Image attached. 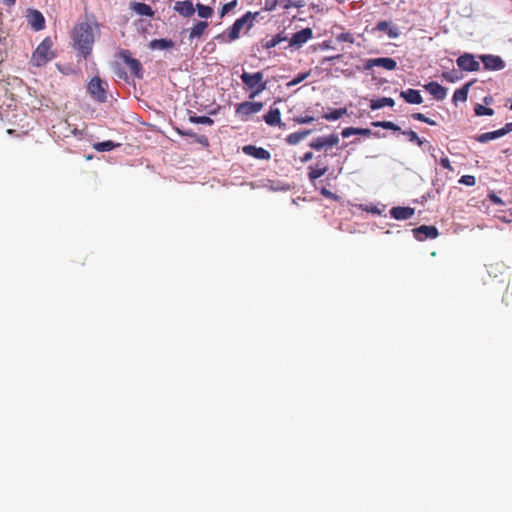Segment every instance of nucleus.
<instances>
[{
	"label": "nucleus",
	"instance_id": "nucleus-35",
	"mask_svg": "<svg viewBox=\"0 0 512 512\" xmlns=\"http://www.w3.org/2000/svg\"><path fill=\"white\" fill-rule=\"evenodd\" d=\"M196 10L198 13V16L204 19H208L213 15V9L210 6L203 5L201 3H198L196 5Z\"/></svg>",
	"mask_w": 512,
	"mask_h": 512
},
{
	"label": "nucleus",
	"instance_id": "nucleus-49",
	"mask_svg": "<svg viewBox=\"0 0 512 512\" xmlns=\"http://www.w3.org/2000/svg\"><path fill=\"white\" fill-rule=\"evenodd\" d=\"M321 194L324 197L329 198V199H337V196L333 192H331L330 190H328L326 188L321 189Z\"/></svg>",
	"mask_w": 512,
	"mask_h": 512
},
{
	"label": "nucleus",
	"instance_id": "nucleus-24",
	"mask_svg": "<svg viewBox=\"0 0 512 512\" xmlns=\"http://www.w3.org/2000/svg\"><path fill=\"white\" fill-rule=\"evenodd\" d=\"M371 134H372V132L368 128H355V127H346L341 132V135L344 138L350 137L351 135H362V136L368 137Z\"/></svg>",
	"mask_w": 512,
	"mask_h": 512
},
{
	"label": "nucleus",
	"instance_id": "nucleus-25",
	"mask_svg": "<svg viewBox=\"0 0 512 512\" xmlns=\"http://www.w3.org/2000/svg\"><path fill=\"white\" fill-rule=\"evenodd\" d=\"M132 9L137 14L142 16L152 17L154 15V11L152 10L151 6L143 2L133 3Z\"/></svg>",
	"mask_w": 512,
	"mask_h": 512
},
{
	"label": "nucleus",
	"instance_id": "nucleus-15",
	"mask_svg": "<svg viewBox=\"0 0 512 512\" xmlns=\"http://www.w3.org/2000/svg\"><path fill=\"white\" fill-rule=\"evenodd\" d=\"M414 236L419 241H424L428 238L434 239L438 236V230L434 226L422 225L413 229Z\"/></svg>",
	"mask_w": 512,
	"mask_h": 512
},
{
	"label": "nucleus",
	"instance_id": "nucleus-12",
	"mask_svg": "<svg viewBox=\"0 0 512 512\" xmlns=\"http://www.w3.org/2000/svg\"><path fill=\"white\" fill-rule=\"evenodd\" d=\"M374 66L382 67L386 70H394L397 66V63L394 59L389 58V57L368 59L364 63V69H366V70H369V69L373 68Z\"/></svg>",
	"mask_w": 512,
	"mask_h": 512
},
{
	"label": "nucleus",
	"instance_id": "nucleus-40",
	"mask_svg": "<svg viewBox=\"0 0 512 512\" xmlns=\"http://www.w3.org/2000/svg\"><path fill=\"white\" fill-rule=\"evenodd\" d=\"M237 0H232L229 3H226L223 5L220 11V16L223 17L228 12H230L232 9H234L237 6Z\"/></svg>",
	"mask_w": 512,
	"mask_h": 512
},
{
	"label": "nucleus",
	"instance_id": "nucleus-16",
	"mask_svg": "<svg viewBox=\"0 0 512 512\" xmlns=\"http://www.w3.org/2000/svg\"><path fill=\"white\" fill-rule=\"evenodd\" d=\"M436 100H443L447 95V89L440 85L438 82L432 81L424 86Z\"/></svg>",
	"mask_w": 512,
	"mask_h": 512
},
{
	"label": "nucleus",
	"instance_id": "nucleus-13",
	"mask_svg": "<svg viewBox=\"0 0 512 512\" xmlns=\"http://www.w3.org/2000/svg\"><path fill=\"white\" fill-rule=\"evenodd\" d=\"M313 37V31L311 28H304L296 33L289 40L290 46L301 47L308 40Z\"/></svg>",
	"mask_w": 512,
	"mask_h": 512
},
{
	"label": "nucleus",
	"instance_id": "nucleus-27",
	"mask_svg": "<svg viewBox=\"0 0 512 512\" xmlns=\"http://www.w3.org/2000/svg\"><path fill=\"white\" fill-rule=\"evenodd\" d=\"M395 104L394 100L390 97H382L377 100H372L370 103V108L372 110H377L383 107H393Z\"/></svg>",
	"mask_w": 512,
	"mask_h": 512
},
{
	"label": "nucleus",
	"instance_id": "nucleus-17",
	"mask_svg": "<svg viewBox=\"0 0 512 512\" xmlns=\"http://www.w3.org/2000/svg\"><path fill=\"white\" fill-rule=\"evenodd\" d=\"M174 10L183 17H191L195 13V8L190 0L177 1Z\"/></svg>",
	"mask_w": 512,
	"mask_h": 512
},
{
	"label": "nucleus",
	"instance_id": "nucleus-34",
	"mask_svg": "<svg viewBox=\"0 0 512 512\" xmlns=\"http://www.w3.org/2000/svg\"><path fill=\"white\" fill-rule=\"evenodd\" d=\"M402 134L405 135L409 141L416 143L419 147H422L427 140L421 139L418 134L413 130H404Z\"/></svg>",
	"mask_w": 512,
	"mask_h": 512
},
{
	"label": "nucleus",
	"instance_id": "nucleus-7",
	"mask_svg": "<svg viewBox=\"0 0 512 512\" xmlns=\"http://www.w3.org/2000/svg\"><path fill=\"white\" fill-rule=\"evenodd\" d=\"M263 109V103L262 102H249L245 101L242 103H239L235 107V112L237 115H239L242 120L245 119L247 116L255 114L260 112Z\"/></svg>",
	"mask_w": 512,
	"mask_h": 512
},
{
	"label": "nucleus",
	"instance_id": "nucleus-1",
	"mask_svg": "<svg viewBox=\"0 0 512 512\" xmlns=\"http://www.w3.org/2000/svg\"><path fill=\"white\" fill-rule=\"evenodd\" d=\"M95 30L99 32V25L89 22H78L71 31L73 47L86 59L92 52L95 42Z\"/></svg>",
	"mask_w": 512,
	"mask_h": 512
},
{
	"label": "nucleus",
	"instance_id": "nucleus-23",
	"mask_svg": "<svg viewBox=\"0 0 512 512\" xmlns=\"http://www.w3.org/2000/svg\"><path fill=\"white\" fill-rule=\"evenodd\" d=\"M308 170V179L314 183L316 179L322 177L328 171V166L317 164L316 166H309Z\"/></svg>",
	"mask_w": 512,
	"mask_h": 512
},
{
	"label": "nucleus",
	"instance_id": "nucleus-55",
	"mask_svg": "<svg viewBox=\"0 0 512 512\" xmlns=\"http://www.w3.org/2000/svg\"><path fill=\"white\" fill-rule=\"evenodd\" d=\"M8 6L14 5L16 0H3Z\"/></svg>",
	"mask_w": 512,
	"mask_h": 512
},
{
	"label": "nucleus",
	"instance_id": "nucleus-50",
	"mask_svg": "<svg viewBox=\"0 0 512 512\" xmlns=\"http://www.w3.org/2000/svg\"><path fill=\"white\" fill-rule=\"evenodd\" d=\"M411 117L414 119V120H417V121H421V122H424L427 120V117L423 114V113H413L411 115Z\"/></svg>",
	"mask_w": 512,
	"mask_h": 512
},
{
	"label": "nucleus",
	"instance_id": "nucleus-2",
	"mask_svg": "<svg viewBox=\"0 0 512 512\" xmlns=\"http://www.w3.org/2000/svg\"><path fill=\"white\" fill-rule=\"evenodd\" d=\"M53 41L50 37H46L43 41L36 47L34 52L32 53L30 64L35 67H43L48 62L53 60L56 56L55 52L52 50Z\"/></svg>",
	"mask_w": 512,
	"mask_h": 512
},
{
	"label": "nucleus",
	"instance_id": "nucleus-36",
	"mask_svg": "<svg viewBox=\"0 0 512 512\" xmlns=\"http://www.w3.org/2000/svg\"><path fill=\"white\" fill-rule=\"evenodd\" d=\"M372 126L374 127H381V128H384V129H389V130H393V131H400L401 128L395 124L394 122H391V121H376V122H372Z\"/></svg>",
	"mask_w": 512,
	"mask_h": 512
},
{
	"label": "nucleus",
	"instance_id": "nucleus-14",
	"mask_svg": "<svg viewBox=\"0 0 512 512\" xmlns=\"http://www.w3.org/2000/svg\"><path fill=\"white\" fill-rule=\"evenodd\" d=\"M242 151L244 154L251 156L253 158L259 159V160H270L271 154L268 150L262 148V147H256L254 145H245L242 148Z\"/></svg>",
	"mask_w": 512,
	"mask_h": 512
},
{
	"label": "nucleus",
	"instance_id": "nucleus-21",
	"mask_svg": "<svg viewBox=\"0 0 512 512\" xmlns=\"http://www.w3.org/2000/svg\"><path fill=\"white\" fill-rule=\"evenodd\" d=\"M376 30L385 32L391 39L398 38L400 35L399 29L397 27L391 26L388 21H380L376 25Z\"/></svg>",
	"mask_w": 512,
	"mask_h": 512
},
{
	"label": "nucleus",
	"instance_id": "nucleus-42",
	"mask_svg": "<svg viewBox=\"0 0 512 512\" xmlns=\"http://www.w3.org/2000/svg\"><path fill=\"white\" fill-rule=\"evenodd\" d=\"M278 5H282V1H280V0H265L264 9L266 11H273L277 8Z\"/></svg>",
	"mask_w": 512,
	"mask_h": 512
},
{
	"label": "nucleus",
	"instance_id": "nucleus-28",
	"mask_svg": "<svg viewBox=\"0 0 512 512\" xmlns=\"http://www.w3.org/2000/svg\"><path fill=\"white\" fill-rule=\"evenodd\" d=\"M207 27H208V22L199 21L191 28L189 38L190 39L200 38L204 34Z\"/></svg>",
	"mask_w": 512,
	"mask_h": 512
},
{
	"label": "nucleus",
	"instance_id": "nucleus-5",
	"mask_svg": "<svg viewBox=\"0 0 512 512\" xmlns=\"http://www.w3.org/2000/svg\"><path fill=\"white\" fill-rule=\"evenodd\" d=\"M87 91L97 102L107 101V84L100 77L94 76L87 85Z\"/></svg>",
	"mask_w": 512,
	"mask_h": 512
},
{
	"label": "nucleus",
	"instance_id": "nucleus-4",
	"mask_svg": "<svg viewBox=\"0 0 512 512\" xmlns=\"http://www.w3.org/2000/svg\"><path fill=\"white\" fill-rule=\"evenodd\" d=\"M258 13L247 12L242 17L238 18L234 24L227 29V36L229 41H234L239 38L240 31L243 29L245 25H247V29H250L253 26V21L256 19Z\"/></svg>",
	"mask_w": 512,
	"mask_h": 512
},
{
	"label": "nucleus",
	"instance_id": "nucleus-39",
	"mask_svg": "<svg viewBox=\"0 0 512 512\" xmlns=\"http://www.w3.org/2000/svg\"><path fill=\"white\" fill-rule=\"evenodd\" d=\"M305 5L303 0L295 1V0H285L282 1V7L284 10H289L290 8H301Z\"/></svg>",
	"mask_w": 512,
	"mask_h": 512
},
{
	"label": "nucleus",
	"instance_id": "nucleus-52",
	"mask_svg": "<svg viewBox=\"0 0 512 512\" xmlns=\"http://www.w3.org/2000/svg\"><path fill=\"white\" fill-rule=\"evenodd\" d=\"M312 158H313V153L311 151H308V152L304 153V155L300 158V161L302 163H306V162L310 161Z\"/></svg>",
	"mask_w": 512,
	"mask_h": 512
},
{
	"label": "nucleus",
	"instance_id": "nucleus-20",
	"mask_svg": "<svg viewBox=\"0 0 512 512\" xmlns=\"http://www.w3.org/2000/svg\"><path fill=\"white\" fill-rule=\"evenodd\" d=\"M263 119L269 126L281 127L283 125L281 121V112L278 108L271 107L269 112L264 115Z\"/></svg>",
	"mask_w": 512,
	"mask_h": 512
},
{
	"label": "nucleus",
	"instance_id": "nucleus-48",
	"mask_svg": "<svg viewBox=\"0 0 512 512\" xmlns=\"http://www.w3.org/2000/svg\"><path fill=\"white\" fill-rule=\"evenodd\" d=\"M440 164L443 168L453 171V167L451 166L450 160L447 157L441 158Z\"/></svg>",
	"mask_w": 512,
	"mask_h": 512
},
{
	"label": "nucleus",
	"instance_id": "nucleus-6",
	"mask_svg": "<svg viewBox=\"0 0 512 512\" xmlns=\"http://www.w3.org/2000/svg\"><path fill=\"white\" fill-rule=\"evenodd\" d=\"M119 57L127 64L131 73L141 79L143 77V69L142 64L136 58L132 57V54L129 50H121L119 53Z\"/></svg>",
	"mask_w": 512,
	"mask_h": 512
},
{
	"label": "nucleus",
	"instance_id": "nucleus-38",
	"mask_svg": "<svg viewBox=\"0 0 512 512\" xmlns=\"http://www.w3.org/2000/svg\"><path fill=\"white\" fill-rule=\"evenodd\" d=\"M474 113L477 116H492L494 114V110L481 104H476L474 107Z\"/></svg>",
	"mask_w": 512,
	"mask_h": 512
},
{
	"label": "nucleus",
	"instance_id": "nucleus-51",
	"mask_svg": "<svg viewBox=\"0 0 512 512\" xmlns=\"http://www.w3.org/2000/svg\"><path fill=\"white\" fill-rule=\"evenodd\" d=\"M489 199H490L494 204H496V205H503V204H504L503 200H502L499 196H497V195H495V194H491V195H489Z\"/></svg>",
	"mask_w": 512,
	"mask_h": 512
},
{
	"label": "nucleus",
	"instance_id": "nucleus-9",
	"mask_svg": "<svg viewBox=\"0 0 512 512\" xmlns=\"http://www.w3.org/2000/svg\"><path fill=\"white\" fill-rule=\"evenodd\" d=\"M339 141H340V139L337 134H330L328 136H322V137H318V138L314 139L309 144V146L312 149L319 151L323 148L336 146L339 143Z\"/></svg>",
	"mask_w": 512,
	"mask_h": 512
},
{
	"label": "nucleus",
	"instance_id": "nucleus-57",
	"mask_svg": "<svg viewBox=\"0 0 512 512\" xmlns=\"http://www.w3.org/2000/svg\"><path fill=\"white\" fill-rule=\"evenodd\" d=\"M340 57H341L340 55H336V56H332L329 58H325V60H334V59H339Z\"/></svg>",
	"mask_w": 512,
	"mask_h": 512
},
{
	"label": "nucleus",
	"instance_id": "nucleus-3",
	"mask_svg": "<svg viewBox=\"0 0 512 512\" xmlns=\"http://www.w3.org/2000/svg\"><path fill=\"white\" fill-rule=\"evenodd\" d=\"M242 82L247 86L248 89L252 90V93L250 94V98H254L261 92H263L267 87V82L263 81V73L262 72H256V73H248L243 72L240 76Z\"/></svg>",
	"mask_w": 512,
	"mask_h": 512
},
{
	"label": "nucleus",
	"instance_id": "nucleus-45",
	"mask_svg": "<svg viewBox=\"0 0 512 512\" xmlns=\"http://www.w3.org/2000/svg\"><path fill=\"white\" fill-rule=\"evenodd\" d=\"M194 140L201 144L202 146L204 147H208L209 146V140L208 138L205 136V135H197L194 137Z\"/></svg>",
	"mask_w": 512,
	"mask_h": 512
},
{
	"label": "nucleus",
	"instance_id": "nucleus-44",
	"mask_svg": "<svg viewBox=\"0 0 512 512\" xmlns=\"http://www.w3.org/2000/svg\"><path fill=\"white\" fill-rule=\"evenodd\" d=\"M315 120L313 116L305 115V116H297L294 118V121L298 124H308Z\"/></svg>",
	"mask_w": 512,
	"mask_h": 512
},
{
	"label": "nucleus",
	"instance_id": "nucleus-29",
	"mask_svg": "<svg viewBox=\"0 0 512 512\" xmlns=\"http://www.w3.org/2000/svg\"><path fill=\"white\" fill-rule=\"evenodd\" d=\"M311 132H312L311 130H305V131L291 133L286 137V142L290 145H296L300 141H302L304 138H306Z\"/></svg>",
	"mask_w": 512,
	"mask_h": 512
},
{
	"label": "nucleus",
	"instance_id": "nucleus-26",
	"mask_svg": "<svg viewBox=\"0 0 512 512\" xmlns=\"http://www.w3.org/2000/svg\"><path fill=\"white\" fill-rule=\"evenodd\" d=\"M149 47L152 50H164L174 47V42L171 39H154L150 42Z\"/></svg>",
	"mask_w": 512,
	"mask_h": 512
},
{
	"label": "nucleus",
	"instance_id": "nucleus-10",
	"mask_svg": "<svg viewBox=\"0 0 512 512\" xmlns=\"http://www.w3.org/2000/svg\"><path fill=\"white\" fill-rule=\"evenodd\" d=\"M512 132V122L506 123L501 129L485 132L477 136L476 140L480 143H487L491 140L500 138L508 133Z\"/></svg>",
	"mask_w": 512,
	"mask_h": 512
},
{
	"label": "nucleus",
	"instance_id": "nucleus-41",
	"mask_svg": "<svg viewBox=\"0 0 512 512\" xmlns=\"http://www.w3.org/2000/svg\"><path fill=\"white\" fill-rule=\"evenodd\" d=\"M336 39L338 42H347V43H351V44L354 43V41H355L354 36L349 32L339 34L336 37Z\"/></svg>",
	"mask_w": 512,
	"mask_h": 512
},
{
	"label": "nucleus",
	"instance_id": "nucleus-46",
	"mask_svg": "<svg viewBox=\"0 0 512 512\" xmlns=\"http://www.w3.org/2000/svg\"><path fill=\"white\" fill-rule=\"evenodd\" d=\"M455 73V71L443 72L442 77L448 82H455L456 80H458V77L455 75Z\"/></svg>",
	"mask_w": 512,
	"mask_h": 512
},
{
	"label": "nucleus",
	"instance_id": "nucleus-18",
	"mask_svg": "<svg viewBox=\"0 0 512 512\" xmlns=\"http://www.w3.org/2000/svg\"><path fill=\"white\" fill-rule=\"evenodd\" d=\"M415 210L411 207H393L390 210V215L396 220H407L414 215Z\"/></svg>",
	"mask_w": 512,
	"mask_h": 512
},
{
	"label": "nucleus",
	"instance_id": "nucleus-43",
	"mask_svg": "<svg viewBox=\"0 0 512 512\" xmlns=\"http://www.w3.org/2000/svg\"><path fill=\"white\" fill-rule=\"evenodd\" d=\"M459 183L467 186H474L476 183V179L473 175H464L460 178Z\"/></svg>",
	"mask_w": 512,
	"mask_h": 512
},
{
	"label": "nucleus",
	"instance_id": "nucleus-33",
	"mask_svg": "<svg viewBox=\"0 0 512 512\" xmlns=\"http://www.w3.org/2000/svg\"><path fill=\"white\" fill-rule=\"evenodd\" d=\"M286 40H287V37L284 36L283 33H278L275 36H273L270 40H267L263 44V47L265 49H271V48L276 47L278 44H280L281 42L286 41Z\"/></svg>",
	"mask_w": 512,
	"mask_h": 512
},
{
	"label": "nucleus",
	"instance_id": "nucleus-30",
	"mask_svg": "<svg viewBox=\"0 0 512 512\" xmlns=\"http://www.w3.org/2000/svg\"><path fill=\"white\" fill-rule=\"evenodd\" d=\"M347 113L346 108L333 109L323 115V118L328 121H335L343 117Z\"/></svg>",
	"mask_w": 512,
	"mask_h": 512
},
{
	"label": "nucleus",
	"instance_id": "nucleus-19",
	"mask_svg": "<svg viewBox=\"0 0 512 512\" xmlns=\"http://www.w3.org/2000/svg\"><path fill=\"white\" fill-rule=\"evenodd\" d=\"M400 97L403 98L409 104H421L423 98L418 90L409 88L400 92Z\"/></svg>",
	"mask_w": 512,
	"mask_h": 512
},
{
	"label": "nucleus",
	"instance_id": "nucleus-22",
	"mask_svg": "<svg viewBox=\"0 0 512 512\" xmlns=\"http://www.w3.org/2000/svg\"><path fill=\"white\" fill-rule=\"evenodd\" d=\"M29 23L36 30H42L45 27V19L42 13L38 10H32L29 15Z\"/></svg>",
	"mask_w": 512,
	"mask_h": 512
},
{
	"label": "nucleus",
	"instance_id": "nucleus-37",
	"mask_svg": "<svg viewBox=\"0 0 512 512\" xmlns=\"http://www.w3.org/2000/svg\"><path fill=\"white\" fill-rule=\"evenodd\" d=\"M189 121L194 124H205V125H213L214 124V120L208 116L193 115V116L189 117Z\"/></svg>",
	"mask_w": 512,
	"mask_h": 512
},
{
	"label": "nucleus",
	"instance_id": "nucleus-47",
	"mask_svg": "<svg viewBox=\"0 0 512 512\" xmlns=\"http://www.w3.org/2000/svg\"><path fill=\"white\" fill-rule=\"evenodd\" d=\"M308 76V73H300L297 75V77H295L290 83L289 85H297L299 84L300 82H302L304 79H306V77Z\"/></svg>",
	"mask_w": 512,
	"mask_h": 512
},
{
	"label": "nucleus",
	"instance_id": "nucleus-11",
	"mask_svg": "<svg viewBox=\"0 0 512 512\" xmlns=\"http://www.w3.org/2000/svg\"><path fill=\"white\" fill-rule=\"evenodd\" d=\"M486 70L498 71L505 67V62L500 56L485 54L479 56Z\"/></svg>",
	"mask_w": 512,
	"mask_h": 512
},
{
	"label": "nucleus",
	"instance_id": "nucleus-31",
	"mask_svg": "<svg viewBox=\"0 0 512 512\" xmlns=\"http://www.w3.org/2000/svg\"><path fill=\"white\" fill-rule=\"evenodd\" d=\"M470 84H465L462 88L457 89L453 94V102L457 103L458 101H466L468 97V91H469Z\"/></svg>",
	"mask_w": 512,
	"mask_h": 512
},
{
	"label": "nucleus",
	"instance_id": "nucleus-53",
	"mask_svg": "<svg viewBox=\"0 0 512 512\" xmlns=\"http://www.w3.org/2000/svg\"><path fill=\"white\" fill-rule=\"evenodd\" d=\"M177 131H178V133H179L180 135H183V136H189V137H192V138H194V137L196 136V133H194V132H193V131H191V130L182 131V130H179V129H178Z\"/></svg>",
	"mask_w": 512,
	"mask_h": 512
},
{
	"label": "nucleus",
	"instance_id": "nucleus-32",
	"mask_svg": "<svg viewBox=\"0 0 512 512\" xmlns=\"http://www.w3.org/2000/svg\"><path fill=\"white\" fill-rule=\"evenodd\" d=\"M119 145L120 144H116L111 140H107V141L95 143L93 145V147L98 152H107V151L113 150L114 148H116Z\"/></svg>",
	"mask_w": 512,
	"mask_h": 512
},
{
	"label": "nucleus",
	"instance_id": "nucleus-8",
	"mask_svg": "<svg viewBox=\"0 0 512 512\" xmlns=\"http://www.w3.org/2000/svg\"><path fill=\"white\" fill-rule=\"evenodd\" d=\"M457 66L467 72H476L480 69V63L475 59V56L470 53L460 55L456 60Z\"/></svg>",
	"mask_w": 512,
	"mask_h": 512
},
{
	"label": "nucleus",
	"instance_id": "nucleus-54",
	"mask_svg": "<svg viewBox=\"0 0 512 512\" xmlns=\"http://www.w3.org/2000/svg\"><path fill=\"white\" fill-rule=\"evenodd\" d=\"M425 123L428 125H431V126L437 125V123L434 120L430 119L429 117H427V120L425 121Z\"/></svg>",
	"mask_w": 512,
	"mask_h": 512
},
{
	"label": "nucleus",
	"instance_id": "nucleus-56",
	"mask_svg": "<svg viewBox=\"0 0 512 512\" xmlns=\"http://www.w3.org/2000/svg\"><path fill=\"white\" fill-rule=\"evenodd\" d=\"M484 103L485 104H491L492 103V98L491 97H485L484 98Z\"/></svg>",
	"mask_w": 512,
	"mask_h": 512
}]
</instances>
